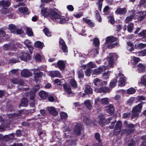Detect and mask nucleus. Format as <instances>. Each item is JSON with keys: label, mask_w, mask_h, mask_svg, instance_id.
Wrapping results in <instances>:
<instances>
[{"label": "nucleus", "mask_w": 146, "mask_h": 146, "mask_svg": "<svg viewBox=\"0 0 146 146\" xmlns=\"http://www.w3.org/2000/svg\"><path fill=\"white\" fill-rule=\"evenodd\" d=\"M0 5L2 6L3 8H5V7L9 6L10 4V2L8 1H5L3 0L0 2Z\"/></svg>", "instance_id": "obj_26"}, {"label": "nucleus", "mask_w": 146, "mask_h": 146, "mask_svg": "<svg viewBox=\"0 0 146 146\" xmlns=\"http://www.w3.org/2000/svg\"><path fill=\"white\" fill-rule=\"evenodd\" d=\"M119 78L118 81V86H123L125 85V82L126 81L125 77L124 75L122 73L119 72L118 73L117 76H116V78L117 79Z\"/></svg>", "instance_id": "obj_3"}, {"label": "nucleus", "mask_w": 146, "mask_h": 146, "mask_svg": "<svg viewBox=\"0 0 146 146\" xmlns=\"http://www.w3.org/2000/svg\"><path fill=\"white\" fill-rule=\"evenodd\" d=\"M14 138L13 134H11L9 135H7L4 137V138L6 141H8L10 139H13Z\"/></svg>", "instance_id": "obj_54"}, {"label": "nucleus", "mask_w": 146, "mask_h": 146, "mask_svg": "<svg viewBox=\"0 0 146 146\" xmlns=\"http://www.w3.org/2000/svg\"><path fill=\"white\" fill-rule=\"evenodd\" d=\"M24 43L26 46L28 48H31L32 46L30 43V42L29 40H26L24 42Z\"/></svg>", "instance_id": "obj_50"}, {"label": "nucleus", "mask_w": 146, "mask_h": 146, "mask_svg": "<svg viewBox=\"0 0 146 146\" xmlns=\"http://www.w3.org/2000/svg\"><path fill=\"white\" fill-rule=\"evenodd\" d=\"M28 102L27 100L25 98H23L21 100L20 104L19 106V107L20 106H27Z\"/></svg>", "instance_id": "obj_27"}, {"label": "nucleus", "mask_w": 146, "mask_h": 146, "mask_svg": "<svg viewBox=\"0 0 146 146\" xmlns=\"http://www.w3.org/2000/svg\"><path fill=\"white\" fill-rule=\"evenodd\" d=\"M19 60L15 58H11L9 60V63L11 64L13 63H15L16 62H19Z\"/></svg>", "instance_id": "obj_52"}, {"label": "nucleus", "mask_w": 146, "mask_h": 146, "mask_svg": "<svg viewBox=\"0 0 146 146\" xmlns=\"http://www.w3.org/2000/svg\"><path fill=\"white\" fill-rule=\"evenodd\" d=\"M35 96V94L34 92H31L30 94V99L31 100H34Z\"/></svg>", "instance_id": "obj_60"}, {"label": "nucleus", "mask_w": 146, "mask_h": 146, "mask_svg": "<svg viewBox=\"0 0 146 146\" xmlns=\"http://www.w3.org/2000/svg\"><path fill=\"white\" fill-rule=\"evenodd\" d=\"M7 35H6L4 31L0 30V38L5 39L7 37H8Z\"/></svg>", "instance_id": "obj_34"}, {"label": "nucleus", "mask_w": 146, "mask_h": 146, "mask_svg": "<svg viewBox=\"0 0 146 146\" xmlns=\"http://www.w3.org/2000/svg\"><path fill=\"white\" fill-rule=\"evenodd\" d=\"M135 15V12L133 11H132L130 15L127 17L125 19V23H127L131 21L134 19Z\"/></svg>", "instance_id": "obj_13"}, {"label": "nucleus", "mask_w": 146, "mask_h": 146, "mask_svg": "<svg viewBox=\"0 0 146 146\" xmlns=\"http://www.w3.org/2000/svg\"><path fill=\"white\" fill-rule=\"evenodd\" d=\"M107 111L109 113H113L114 111V108L113 105L111 104L106 107Z\"/></svg>", "instance_id": "obj_21"}, {"label": "nucleus", "mask_w": 146, "mask_h": 146, "mask_svg": "<svg viewBox=\"0 0 146 146\" xmlns=\"http://www.w3.org/2000/svg\"><path fill=\"white\" fill-rule=\"evenodd\" d=\"M96 19L99 22L101 21L102 19L100 16V15L99 13H96Z\"/></svg>", "instance_id": "obj_61"}, {"label": "nucleus", "mask_w": 146, "mask_h": 146, "mask_svg": "<svg viewBox=\"0 0 146 146\" xmlns=\"http://www.w3.org/2000/svg\"><path fill=\"white\" fill-rule=\"evenodd\" d=\"M70 85L74 88H76L77 87V83L75 80L74 79H71L70 82Z\"/></svg>", "instance_id": "obj_40"}, {"label": "nucleus", "mask_w": 146, "mask_h": 146, "mask_svg": "<svg viewBox=\"0 0 146 146\" xmlns=\"http://www.w3.org/2000/svg\"><path fill=\"white\" fill-rule=\"evenodd\" d=\"M135 90L133 88H131L127 90V93L129 94H134L135 92Z\"/></svg>", "instance_id": "obj_51"}, {"label": "nucleus", "mask_w": 146, "mask_h": 146, "mask_svg": "<svg viewBox=\"0 0 146 146\" xmlns=\"http://www.w3.org/2000/svg\"><path fill=\"white\" fill-rule=\"evenodd\" d=\"M54 83L57 84L58 85H61V82L59 79H57L54 80Z\"/></svg>", "instance_id": "obj_62"}, {"label": "nucleus", "mask_w": 146, "mask_h": 146, "mask_svg": "<svg viewBox=\"0 0 146 146\" xmlns=\"http://www.w3.org/2000/svg\"><path fill=\"white\" fill-rule=\"evenodd\" d=\"M117 39L115 37L113 36H110L107 37L106 39V44L110 42H113L117 40Z\"/></svg>", "instance_id": "obj_17"}, {"label": "nucleus", "mask_w": 146, "mask_h": 146, "mask_svg": "<svg viewBox=\"0 0 146 146\" xmlns=\"http://www.w3.org/2000/svg\"><path fill=\"white\" fill-rule=\"evenodd\" d=\"M102 72L101 67H100L98 68L94 69L92 72L93 74L97 75L100 74Z\"/></svg>", "instance_id": "obj_31"}, {"label": "nucleus", "mask_w": 146, "mask_h": 146, "mask_svg": "<svg viewBox=\"0 0 146 146\" xmlns=\"http://www.w3.org/2000/svg\"><path fill=\"white\" fill-rule=\"evenodd\" d=\"M52 9H49L46 8H44L41 9V14L44 16H49L50 15V11Z\"/></svg>", "instance_id": "obj_12"}, {"label": "nucleus", "mask_w": 146, "mask_h": 146, "mask_svg": "<svg viewBox=\"0 0 146 146\" xmlns=\"http://www.w3.org/2000/svg\"><path fill=\"white\" fill-rule=\"evenodd\" d=\"M18 116V115L17 114H10L8 115V117L10 119H16Z\"/></svg>", "instance_id": "obj_42"}, {"label": "nucleus", "mask_w": 146, "mask_h": 146, "mask_svg": "<svg viewBox=\"0 0 146 146\" xmlns=\"http://www.w3.org/2000/svg\"><path fill=\"white\" fill-rule=\"evenodd\" d=\"M39 95L42 98L45 99L47 97L48 94L45 91H41L39 92Z\"/></svg>", "instance_id": "obj_23"}, {"label": "nucleus", "mask_w": 146, "mask_h": 146, "mask_svg": "<svg viewBox=\"0 0 146 146\" xmlns=\"http://www.w3.org/2000/svg\"><path fill=\"white\" fill-rule=\"evenodd\" d=\"M135 98L133 97H131L127 101V104L129 105H131L135 100Z\"/></svg>", "instance_id": "obj_47"}, {"label": "nucleus", "mask_w": 146, "mask_h": 146, "mask_svg": "<svg viewBox=\"0 0 146 146\" xmlns=\"http://www.w3.org/2000/svg\"><path fill=\"white\" fill-rule=\"evenodd\" d=\"M134 24L132 23H130L128 26L127 30L129 33H131L132 32L133 29V28Z\"/></svg>", "instance_id": "obj_43"}, {"label": "nucleus", "mask_w": 146, "mask_h": 146, "mask_svg": "<svg viewBox=\"0 0 146 146\" xmlns=\"http://www.w3.org/2000/svg\"><path fill=\"white\" fill-rule=\"evenodd\" d=\"M117 82V78H115L111 80L110 84V87L111 88L114 87L116 86Z\"/></svg>", "instance_id": "obj_37"}, {"label": "nucleus", "mask_w": 146, "mask_h": 146, "mask_svg": "<svg viewBox=\"0 0 146 146\" xmlns=\"http://www.w3.org/2000/svg\"><path fill=\"white\" fill-rule=\"evenodd\" d=\"M57 67L62 70L65 67L64 63L62 61L59 60L57 62Z\"/></svg>", "instance_id": "obj_29"}, {"label": "nucleus", "mask_w": 146, "mask_h": 146, "mask_svg": "<svg viewBox=\"0 0 146 146\" xmlns=\"http://www.w3.org/2000/svg\"><path fill=\"white\" fill-rule=\"evenodd\" d=\"M26 34L29 36H32L33 35V33L31 28L27 27L26 31Z\"/></svg>", "instance_id": "obj_39"}, {"label": "nucleus", "mask_w": 146, "mask_h": 146, "mask_svg": "<svg viewBox=\"0 0 146 146\" xmlns=\"http://www.w3.org/2000/svg\"><path fill=\"white\" fill-rule=\"evenodd\" d=\"M140 83L144 86H146V75H143L141 76Z\"/></svg>", "instance_id": "obj_36"}, {"label": "nucleus", "mask_w": 146, "mask_h": 146, "mask_svg": "<svg viewBox=\"0 0 146 146\" xmlns=\"http://www.w3.org/2000/svg\"><path fill=\"white\" fill-rule=\"evenodd\" d=\"M82 129V125L81 124L77 123L75 125L74 129V132L75 135H79L81 134V131Z\"/></svg>", "instance_id": "obj_10"}, {"label": "nucleus", "mask_w": 146, "mask_h": 146, "mask_svg": "<svg viewBox=\"0 0 146 146\" xmlns=\"http://www.w3.org/2000/svg\"><path fill=\"white\" fill-rule=\"evenodd\" d=\"M63 88L64 90L69 94H70L72 93L71 90V88L68 85L66 84H63Z\"/></svg>", "instance_id": "obj_32"}, {"label": "nucleus", "mask_w": 146, "mask_h": 146, "mask_svg": "<svg viewBox=\"0 0 146 146\" xmlns=\"http://www.w3.org/2000/svg\"><path fill=\"white\" fill-rule=\"evenodd\" d=\"M85 91L86 93L88 94H92L93 92L92 89L90 86L88 85L86 86Z\"/></svg>", "instance_id": "obj_28"}, {"label": "nucleus", "mask_w": 146, "mask_h": 146, "mask_svg": "<svg viewBox=\"0 0 146 146\" xmlns=\"http://www.w3.org/2000/svg\"><path fill=\"white\" fill-rule=\"evenodd\" d=\"M142 107V104H139L133 108L132 111V114L131 116V119L138 116L139 113L141 112Z\"/></svg>", "instance_id": "obj_1"}, {"label": "nucleus", "mask_w": 146, "mask_h": 146, "mask_svg": "<svg viewBox=\"0 0 146 146\" xmlns=\"http://www.w3.org/2000/svg\"><path fill=\"white\" fill-rule=\"evenodd\" d=\"M91 72V69L90 68H88L86 69L85 71V73L86 75L88 76H89L90 75V73Z\"/></svg>", "instance_id": "obj_58"}, {"label": "nucleus", "mask_w": 146, "mask_h": 146, "mask_svg": "<svg viewBox=\"0 0 146 146\" xmlns=\"http://www.w3.org/2000/svg\"><path fill=\"white\" fill-rule=\"evenodd\" d=\"M49 16L52 19H59L60 18V15L55 9L51 10Z\"/></svg>", "instance_id": "obj_6"}, {"label": "nucleus", "mask_w": 146, "mask_h": 146, "mask_svg": "<svg viewBox=\"0 0 146 146\" xmlns=\"http://www.w3.org/2000/svg\"><path fill=\"white\" fill-rule=\"evenodd\" d=\"M45 33V35L48 36H51V33L49 31L48 29L45 28L43 30Z\"/></svg>", "instance_id": "obj_45"}, {"label": "nucleus", "mask_w": 146, "mask_h": 146, "mask_svg": "<svg viewBox=\"0 0 146 146\" xmlns=\"http://www.w3.org/2000/svg\"><path fill=\"white\" fill-rule=\"evenodd\" d=\"M83 119V121L84 123L87 125H91L92 123L91 120L88 117H84Z\"/></svg>", "instance_id": "obj_30"}, {"label": "nucleus", "mask_w": 146, "mask_h": 146, "mask_svg": "<svg viewBox=\"0 0 146 146\" xmlns=\"http://www.w3.org/2000/svg\"><path fill=\"white\" fill-rule=\"evenodd\" d=\"M35 58L37 62H40L41 60V56L39 54H37L35 56Z\"/></svg>", "instance_id": "obj_59"}, {"label": "nucleus", "mask_w": 146, "mask_h": 146, "mask_svg": "<svg viewBox=\"0 0 146 146\" xmlns=\"http://www.w3.org/2000/svg\"><path fill=\"white\" fill-rule=\"evenodd\" d=\"M133 60L135 63H138L140 60L139 58L135 56H133Z\"/></svg>", "instance_id": "obj_63"}, {"label": "nucleus", "mask_w": 146, "mask_h": 146, "mask_svg": "<svg viewBox=\"0 0 146 146\" xmlns=\"http://www.w3.org/2000/svg\"><path fill=\"white\" fill-rule=\"evenodd\" d=\"M3 47L4 49L5 50H13L12 48H10V46L7 44L4 45Z\"/></svg>", "instance_id": "obj_56"}, {"label": "nucleus", "mask_w": 146, "mask_h": 146, "mask_svg": "<svg viewBox=\"0 0 146 146\" xmlns=\"http://www.w3.org/2000/svg\"><path fill=\"white\" fill-rule=\"evenodd\" d=\"M93 43L95 46L97 47L100 44L99 40L98 38H95L94 39Z\"/></svg>", "instance_id": "obj_46"}, {"label": "nucleus", "mask_w": 146, "mask_h": 146, "mask_svg": "<svg viewBox=\"0 0 146 146\" xmlns=\"http://www.w3.org/2000/svg\"><path fill=\"white\" fill-rule=\"evenodd\" d=\"M19 10L21 13H24L25 14L28 15L29 14L28 9L26 7H20Z\"/></svg>", "instance_id": "obj_24"}, {"label": "nucleus", "mask_w": 146, "mask_h": 146, "mask_svg": "<svg viewBox=\"0 0 146 146\" xmlns=\"http://www.w3.org/2000/svg\"><path fill=\"white\" fill-rule=\"evenodd\" d=\"M98 123L100 126H103L104 125L106 122V121L104 117L102 116H98Z\"/></svg>", "instance_id": "obj_18"}, {"label": "nucleus", "mask_w": 146, "mask_h": 146, "mask_svg": "<svg viewBox=\"0 0 146 146\" xmlns=\"http://www.w3.org/2000/svg\"><path fill=\"white\" fill-rule=\"evenodd\" d=\"M100 102L101 104H102L104 105L108 104L109 103V99L108 98H102L101 99Z\"/></svg>", "instance_id": "obj_38"}, {"label": "nucleus", "mask_w": 146, "mask_h": 146, "mask_svg": "<svg viewBox=\"0 0 146 146\" xmlns=\"http://www.w3.org/2000/svg\"><path fill=\"white\" fill-rule=\"evenodd\" d=\"M87 66L88 68H95L96 67V64L92 62H89L87 65Z\"/></svg>", "instance_id": "obj_48"}, {"label": "nucleus", "mask_w": 146, "mask_h": 146, "mask_svg": "<svg viewBox=\"0 0 146 146\" xmlns=\"http://www.w3.org/2000/svg\"><path fill=\"white\" fill-rule=\"evenodd\" d=\"M21 60L26 61L30 60V57L29 54L25 52H21L19 53V57Z\"/></svg>", "instance_id": "obj_7"}, {"label": "nucleus", "mask_w": 146, "mask_h": 146, "mask_svg": "<svg viewBox=\"0 0 146 146\" xmlns=\"http://www.w3.org/2000/svg\"><path fill=\"white\" fill-rule=\"evenodd\" d=\"M104 0H98L97 4L98 6V9L100 11H101L102 6V2Z\"/></svg>", "instance_id": "obj_44"}, {"label": "nucleus", "mask_w": 146, "mask_h": 146, "mask_svg": "<svg viewBox=\"0 0 146 146\" xmlns=\"http://www.w3.org/2000/svg\"><path fill=\"white\" fill-rule=\"evenodd\" d=\"M49 74L52 77H61V75L59 73V72L56 70L50 72Z\"/></svg>", "instance_id": "obj_20"}, {"label": "nucleus", "mask_w": 146, "mask_h": 146, "mask_svg": "<svg viewBox=\"0 0 146 146\" xmlns=\"http://www.w3.org/2000/svg\"><path fill=\"white\" fill-rule=\"evenodd\" d=\"M34 45L36 47L41 48L43 46V44L40 41H37L35 42Z\"/></svg>", "instance_id": "obj_35"}, {"label": "nucleus", "mask_w": 146, "mask_h": 146, "mask_svg": "<svg viewBox=\"0 0 146 146\" xmlns=\"http://www.w3.org/2000/svg\"><path fill=\"white\" fill-rule=\"evenodd\" d=\"M60 117L62 119H65L68 117L67 114L64 112H61L60 113Z\"/></svg>", "instance_id": "obj_41"}, {"label": "nucleus", "mask_w": 146, "mask_h": 146, "mask_svg": "<svg viewBox=\"0 0 146 146\" xmlns=\"http://www.w3.org/2000/svg\"><path fill=\"white\" fill-rule=\"evenodd\" d=\"M8 29L12 33L14 34L16 33V29L15 26L14 25L12 24L9 25Z\"/></svg>", "instance_id": "obj_25"}, {"label": "nucleus", "mask_w": 146, "mask_h": 146, "mask_svg": "<svg viewBox=\"0 0 146 146\" xmlns=\"http://www.w3.org/2000/svg\"><path fill=\"white\" fill-rule=\"evenodd\" d=\"M128 146H135V143L132 139H131L127 142Z\"/></svg>", "instance_id": "obj_49"}, {"label": "nucleus", "mask_w": 146, "mask_h": 146, "mask_svg": "<svg viewBox=\"0 0 146 146\" xmlns=\"http://www.w3.org/2000/svg\"><path fill=\"white\" fill-rule=\"evenodd\" d=\"M33 71L35 76H34L35 81H37L39 78H41L43 74L40 71V70H43L40 67L38 69H34L33 70Z\"/></svg>", "instance_id": "obj_5"}, {"label": "nucleus", "mask_w": 146, "mask_h": 146, "mask_svg": "<svg viewBox=\"0 0 146 146\" xmlns=\"http://www.w3.org/2000/svg\"><path fill=\"white\" fill-rule=\"evenodd\" d=\"M110 56L108 57L109 66L110 67H113L115 60H116L118 58L117 54L115 53H110Z\"/></svg>", "instance_id": "obj_2"}, {"label": "nucleus", "mask_w": 146, "mask_h": 146, "mask_svg": "<svg viewBox=\"0 0 146 146\" xmlns=\"http://www.w3.org/2000/svg\"><path fill=\"white\" fill-rule=\"evenodd\" d=\"M124 124L126 126V127H127L128 131L127 133L129 134L131 132L133 131L134 129V127L132 123L127 124V122L125 121Z\"/></svg>", "instance_id": "obj_11"}, {"label": "nucleus", "mask_w": 146, "mask_h": 146, "mask_svg": "<svg viewBox=\"0 0 146 146\" xmlns=\"http://www.w3.org/2000/svg\"><path fill=\"white\" fill-rule=\"evenodd\" d=\"M121 126L122 123L120 121H118L116 123L114 129L115 131L117 132L118 133H119L120 132Z\"/></svg>", "instance_id": "obj_14"}, {"label": "nucleus", "mask_w": 146, "mask_h": 146, "mask_svg": "<svg viewBox=\"0 0 146 146\" xmlns=\"http://www.w3.org/2000/svg\"><path fill=\"white\" fill-rule=\"evenodd\" d=\"M127 10L125 8H118L115 11L117 14L125 15L127 12Z\"/></svg>", "instance_id": "obj_16"}, {"label": "nucleus", "mask_w": 146, "mask_h": 146, "mask_svg": "<svg viewBox=\"0 0 146 146\" xmlns=\"http://www.w3.org/2000/svg\"><path fill=\"white\" fill-rule=\"evenodd\" d=\"M48 110L49 113L54 116H56L58 114V112L53 107H49L48 108Z\"/></svg>", "instance_id": "obj_19"}, {"label": "nucleus", "mask_w": 146, "mask_h": 146, "mask_svg": "<svg viewBox=\"0 0 146 146\" xmlns=\"http://www.w3.org/2000/svg\"><path fill=\"white\" fill-rule=\"evenodd\" d=\"M22 76L25 77H28L31 75V73L27 69H24L21 72Z\"/></svg>", "instance_id": "obj_15"}, {"label": "nucleus", "mask_w": 146, "mask_h": 146, "mask_svg": "<svg viewBox=\"0 0 146 146\" xmlns=\"http://www.w3.org/2000/svg\"><path fill=\"white\" fill-rule=\"evenodd\" d=\"M95 137L96 140H97L99 143L101 142L100 139V136L99 133H96L94 135Z\"/></svg>", "instance_id": "obj_53"}, {"label": "nucleus", "mask_w": 146, "mask_h": 146, "mask_svg": "<svg viewBox=\"0 0 146 146\" xmlns=\"http://www.w3.org/2000/svg\"><path fill=\"white\" fill-rule=\"evenodd\" d=\"M146 12L142 11L138 12L135 17L139 21H142L145 16Z\"/></svg>", "instance_id": "obj_9"}, {"label": "nucleus", "mask_w": 146, "mask_h": 146, "mask_svg": "<svg viewBox=\"0 0 146 146\" xmlns=\"http://www.w3.org/2000/svg\"><path fill=\"white\" fill-rule=\"evenodd\" d=\"M63 52H67L68 48L66 45L60 47Z\"/></svg>", "instance_id": "obj_57"}, {"label": "nucleus", "mask_w": 146, "mask_h": 146, "mask_svg": "<svg viewBox=\"0 0 146 146\" xmlns=\"http://www.w3.org/2000/svg\"><path fill=\"white\" fill-rule=\"evenodd\" d=\"M40 89V86L38 85H36L33 87V89L34 92L38 91Z\"/></svg>", "instance_id": "obj_64"}, {"label": "nucleus", "mask_w": 146, "mask_h": 146, "mask_svg": "<svg viewBox=\"0 0 146 146\" xmlns=\"http://www.w3.org/2000/svg\"><path fill=\"white\" fill-rule=\"evenodd\" d=\"M138 55L139 56H146V49L143 51H141L138 52Z\"/></svg>", "instance_id": "obj_55"}, {"label": "nucleus", "mask_w": 146, "mask_h": 146, "mask_svg": "<svg viewBox=\"0 0 146 146\" xmlns=\"http://www.w3.org/2000/svg\"><path fill=\"white\" fill-rule=\"evenodd\" d=\"M94 83L96 86H102L106 85L107 84V82L104 81H102L98 78H95L94 81Z\"/></svg>", "instance_id": "obj_8"}, {"label": "nucleus", "mask_w": 146, "mask_h": 146, "mask_svg": "<svg viewBox=\"0 0 146 146\" xmlns=\"http://www.w3.org/2000/svg\"><path fill=\"white\" fill-rule=\"evenodd\" d=\"M100 88H95V91L97 93H109L111 91L110 89L108 86H104Z\"/></svg>", "instance_id": "obj_4"}, {"label": "nucleus", "mask_w": 146, "mask_h": 146, "mask_svg": "<svg viewBox=\"0 0 146 146\" xmlns=\"http://www.w3.org/2000/svg\"><path fill=\"white\" fill-rule=\"evenodd\" d=\"M145 66L141 63H139L137 66V69L138 72H141L145 70Z\"/></svg>", "instance_id": "obj_22"}, {"label": "nucleus", "mask_w": 146, "mask_h": 146, "mask_svg": "<svg viewBox=\"0 0 146 146\" xmlns=\"http://www.w3.org/2000/svg\"><path fill=\"white\" fill-rule=\"evenodd\" d=\"M84 103L86 105L88 109L89 110H91L92 108L91 102L89 100H87L85 101Z\"/></svg>", "instance_id": "obj_33"}]
</instances>
